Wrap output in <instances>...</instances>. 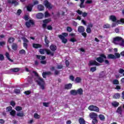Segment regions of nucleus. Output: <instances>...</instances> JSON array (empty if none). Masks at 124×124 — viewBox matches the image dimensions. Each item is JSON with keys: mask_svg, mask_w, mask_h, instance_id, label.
<instances>
[{"mask_svg": "<svg viewBox=\"0 0 124 124\" xmlns=\"http://www.w3.org/2000/svg\"><path fill=\"white\" fill-rule=\"evenodd\" d=\"M72 88V84L71 83H68L64 85L65 90H71Z\"/></svg>", "mask_w": 124, "mask_h": 124, "instance_id": "nucleus-12", "label": "nucleus"}, {"mask_svg": "<svg viewBox=\"0 0 124 124\" xmlns=\"http://www.w3.org/2000/svg\"><path fill=\"white\" fill-rule=\"evenodd\" d=\"M78 31L80 33L85 32V28L83 26H80L78 27Z\"/></svg>", "mask_w": 124, "mask_h": 124, "instance_id": "nucleus-13", "label": "nucleus"}, {"mask_svg": "<svg viewBox=\"0 0 124 124\" xmlns=\"http://www.w3.org/2000/svg\"><path fill=\"white\" fill-rule=\"evenodd\" d=\"M109 20L112 22H116L117 21V17L114 15H111L109 16Z\"/></svg>", "mask_w": 124, "mask_h": 124, "instance_id": "nucleus-21", "label": "nucleus"}, {"mask_svg": "<svg viewBox=\"0 0 124 124\" xmlns=\"http://www.w3.org/2000/svg\"><path fill=\"white\" fill-rule=\"evenodd\" d=\"M15 109L16 111H17L18 112H19V111H22V110H23V108H22V107L20 106L16 107Z\"/></svg>", "mask_w": 124, "mask_h": 124, "instance_id": "nucleus-36", "label": "nucleus"}, {"mask_svg": "<svg viewBox=\"0 0 124 124\" xmlns=\"http://www.w3.org/2000/svg\"><path fill=\"white\" fill-rule=\"evenodd\" d=\"M108 60H115L116 59V56L114 54H109L108 55Z\"/></svg>", "mask_w": 124, "mask_h": 124, "instance_id": "nucleus-20", "label": "nucleus"}, {"mask_svg": "<svg viewBox=\"0 0 124 124\" xmlns=\"http://www.w3.org/2000/svg\"><path fill=\"white\" fill-rule=\"evenodd\" d=\"M13 72H18V71H20V68H15L12 69Z\"/></svg>", "mask_w": 124, "mask_h": 124, "instance_id": "nucleus-42", "label": "nucleus"}, {"mask_svg": "<svg viewBox=\"0 0 124 124\" xmlns=\"http://www.w3.org/2000/svg\"><path fill=\"white\" fill-rule=\"evenodd\" d=\"M49 103L47 102L43 103V106H45V107H49Z\"/></svg>", "mask_w": 124, "mask_h": 124, "instance_id": "nucleus-52", "label": "nucleus"}, {"mask_svg": "<svg viewBox=\"0 0 124 124\" xmlns=\"http://www.w3.org/2000/svg\"><path fill=\"white\" fill-rule=\"evenodd\" d=\"M117 113H118V114H120V115H122V108L121 107H118L117 110Z\"/></svg>", "mask_w": 124, "mask_h": 124, "instance_id": "nucleus-33", "label": "nucleus"}, {"mask_svg": "<svg viewBox=\"0 0 124 124\" xmlns=\"http://www.w3.org/2000/svg\"><path fill=\"white\" fill-rule=\"evenodd\" d=\"M23 46L25 49H28V44L27 43H23Z\"/></svg>", "mask_w": 124, "mask_h": 124, "instance_id": "nucleus-64", "label": "nucleus"}, {"mask_svg": "<svg viewBox=\"0 0 124 124\" xmlns=\"http://www.w3.org/2000/svg\"><path fill=\"white\" fill-rule=\"evenodd\" d=\"M89 110L90 111H94V112H99V108L96 106L90 105L88 108Z\"/></svg>", "mask_w": 124, "mask_h": 124, "instance_id": "nucleus-7", "label": "nucleus"}, {"mask_svg": "<svg viewBox=\"0 0 124 124\" xmlns=\"http://www.w3.org/2000/svg\"><path fill=\"white\" fill-rule=\"evenodd\" d=\"M13 50L16 51L17 50V44L14 43L12 46Z\"/></svg>", "mask_w": 124, "mask_h": 124, "instance_id": "nucleus-34", "label": "nucleus"}, {"mask_svg": "<svg viewBox=\"0 0 124 124\" xmlns=\"http://www.w3.org/2000/svg\"><path fill=\"white\" fill-rule=\"evenodd\" d=\"M22 40L24 42V43H28L29 42V40H28V39L25 37L22 38Z\"/></svg>", "mask_w": 124, "mask_h": 124, "instance_id": "nucleus-50", "label": "nucleus"}, {"mask_svg": "<svg viewBox=\"0 0 124 124\" xmlns=\"http://www.w3.org/2000/svg\"><path fill=\"white\" fill-rule=\"evenodd\" d=\"M70 80H71L73 82L74 81V79H75V78L73 75L70 76L69 77Z\"/></svg>", "mask_w": 124, "mask_h": 124, "instance_id": "nucleus-59", "label": "nucleus"}, {"mask_svg": "<svg viewBox=\"0 0 124 124\" xmlns=\"http://www.w3.org/2000/svg\"><path fill=\"white\" fill-rule=\"evenodd\" d=\"M37 8L39 11H43L44 10V6L41 4L38 5Z\"/></svg>", "mask_w": 124, "mask_h": 124, "instance_id": "nucleus-22", "label": "nucleus"}, {"mask_svg": "<svg viewBox=\"0 0 124 124\" xmlns=\"http://www.w3.org/2000/svg\"><path fill=\"white\" fill-rule=\"evenodd\" d=\"M67 31H68V32H71V31H72L73 29L71 27L68 26L67 27Z\"/></svg>", "mask_w": 124, "mask_h": 124, "instance_id": "nucleus-45", "label": "nucleus"}, {"mask_svg": "<svg viewBox=\"0 0 124 124\" xmlns=\"http://www.w3.org/2000/svg\"><path fill=\"white\" fill-rule=\"evenodd\" d=\"M75 81L76 83L78 84L79 83H81V82H82V78H81L80 77H76Z\"/></svg>", "mask_w": 124, "mask_h": 124, "instance_id": "nucleus-23", "label": "nucleus"}, {"mask_svg": "<svg viewBox=\"0 0 124 124\" xmlns=\"http://www.w3.org/2000/svg\"><path fill=\"white\" fill-rule=\"evenodd\" d=\"M6 57L7 58V60L9 61V62H14L13 60L11 59L10 58V55H9V53L8 52H6L5 53Z\"/></svg>", "mask_w": 124, "mask_h": 124, "instance_id": "nucleus-19", "label": "nucleus"}, {"mask_svg": "<svg viewBox=\"0 0 124 124\" xmlns=\"http://www.w3.org/2000/svg\"><path fill=\"white\" fill-rule=\"evenodd\" d=\"M8 3H12V4H15V5H18L19 4V2H18L16 0H13L11 1V0H7Z\"/></svg>", "mask_w": 124, "mask_h": 124, "instance_id": "nucleus-15", "label": "nucleus"}, {"mask_svg": "<svg viewBox=\"0 0 124 124\" xmlns=\"http://www.w3.org/2000/svg\"><path fill=\"white\" fill-rule=\"evenodd\" d=\"M15 41V38H14L13 37H10V38H9L8 40V42L9 43H10V44H11V43H13V42H14Z\"/></svg>", "mask_w": 124, "mask_h": 124, "instance_id": "nucleus-25", "label": "nucleus"}, {"mask_svg": "<svg viewBox=\"0 0 124 124\" xmlns=\"http://www.w3.org/2000/svg\"><path fill=\"white\" fill-rule=\"evenodd\" d=\"M50 49L52 52H55L57 50V46L56 45H51L50 46Z\"/></svg>", "mask_w": 124, "mask_h": 124, "instance_id": "nucleus-18", "label": "nucleus"}, {"mask_svg": "<svg viewBox=\"0 0 124 124\" xmlns=\"http://www.w3.org/2000/svg\"><path fill=\"white\" fill-rule=\"evenodd\" d=\"M65 65L66 66V67H68L69 66V61H68V60H66L65 61Z\"/></svg>", "mask_w": 124, "mask_h": 124, "instance_id": "nucleus-54", "label": "nucleus"}, {"mask_svg": "<svg viewBox=\"0 0 124 124\" xmlns=\"http://www.w3.org/2000/svg\"><path fill=\"white\" fill-rule=\"evenodd\" d=\"M6 112H11L12 110V107L9 106L6 108Z\"/></svg>", "mask_w": 124, "mask_h": 124, "instance_id": "nucleus-39", "label": "nucleus"}, {"mask_svg": "<svg viewBox=\"0 0 124 124\" xmlns=\"http://www.w3.org/2000/svg\"><path fill=\"white\" fill-rule=\"evenodd\" d=\"M58 37L62 40V43H64V44H66V43H67V39H65L64 36H62V35H58Z\"/></svg>", "mask_w": 124, "mask_h": 124, "instance_id": "nucleus-9", "label": "nucleus"}, {"mask_svg": "<svg viewBox=\"0 0 124 124\" xmlns=\"http://www.w3.org/2000/svg\"><path fill=\"white\" fill-rule=\"evenodd\" d=\"M93 25L92 23H89L87 28H89L90 29H91V28H93Z\"/></svg>", "mask_w": 124, "mask_h": 124, "instance_id": "nucleus-62", "label": "nucleus"}, {"mask_svg": "<svg viewBox=\"0 0 124 124\" xmlns=\"http://www.w3.org/2000/svg\"><path fill=\"white\" fill-rule=\"evenodd\" d=\"M32 47L35 49H39V48H42V45L39 44L33 43L32 44Z\"/></svg>", "mask_w": 124, "mask_h": 124, "instance_id": "nucleus-11", "label": "nucleus"}, {"mask_svg": "<svg viewBox=\"0 0 124 124\" xmlns=\"http://www.w3.org/2000/svg\"><path fill=\"white\" fill-rule=\"evenodd\" d=\"M90 117L91 119H97V114L94 113V112H92L90 114Z\"/></svg>", "mask_w": 124, "mask_h": 124, "instance_id": "nucleus-14", "label": "nucleus"}, {"mask_svg": "<svg viewBox=\"0 0 124 124\" xmlns=\"http://www.w3.org/2000/svg\"><path fill=\"white\" fill-rule=\"evenodd\" d=\"M19 53L20 55H26V50L25 49L20 50Z\"/></svg>", "mask_w": 124, "mask_h": 124, "instance_id": "nucleus-37", "label": "nucleus"}, {"mask_svg": "<svg viewBox=\"0 0 124 124\" xmlns=\"http://www.w3.org/2000/svg\"><path fill=\"white\" fill-rule=\"evenodd\" d=\"M4 60V56L2 54H0V61H3Z\"/></svg>", "mask_w": 124, "mask_h": 124, "instance_id": "nucleus-61", "label": "nucleus"}, {"mask_svg": "<svg viewBox=\"0 0 124 124\" xmlns=\"http://www.w3.org/2000/svg\"><path fill=\"white\" fill-rule=\"evenodd\" d=\"M99 118L100 119V121H105V116L103 114L99 115Z\"/></svg>", "mask_w": 124, "mask_h": 124, "instance_id": "nucleus-31", "label": "nucleus"}, {"mask_svg": "<svg viewBox=\"0 0 124 124\" xmlns=\"http://www.w3.org/2000/svg\"><path fill=\"white\" fill-rule=\"evenodd\" d=\"M78 122L80 124H86V121L84 120V118H80L78 119Z\"/></svg>", "mask_w": 124, "mask_h": 124, "instance_id": "nucleus-26", "label": "nucleus"}, {"mask_svg": "<svg viewBox=\"0 0 124 124\" xmlns=\"http://www.w3.org/2000/svg\"><path fill=\"white\" fill-rule=\"evenodd\" d=\"M45 18H48V17H50V14H49V13L47 11H46L45 13Z\"/></svg>", "mask_w": 124, "mask_h": 124, "instance_id": "nucleus-44", "label": "nucleus"}, {"mask_svg": "<svg viewBox=\"0 0 124 124\" xmlns=\"http://www.w3.org/2000/svg\"><path fill=\"white\" fill-rule=\"evenodd\" d=\"M120 41H122V43L119 44V45L124 47V39L122 37L116 36L113 38L112 43L115 45H118L119 44L117 42H120Z\"/></svg>", "mask_w": 124, "mask_h": 124, "instance_id": "nucleus-3", "label": "nucleus"}, {"mask_svg": "<svg viewBox=\"0 0 124 124\" xmlns=\"http://www.w3.org/2000/svg\"><path fill=\"white\" fill-rule=\"evenodd\" d=\"M70 41H71V42H76L77 41V40L75 39V38H72L70 39Z\"/></svg>", "mask_w": 124, "mask_h": 124, "instance_id": "nucleus-58", "label": "nucleus"}, {"mask_svg": "<svg viewBox=\"0 0 124 124\" xmlns=\"http://www.w3.org/2000/svg\"><path fill=\"white\" fill-rule=\"evenodd\" d=\"M32 73H34L35 76L38 77V80H37L38 85L41 87L42 90H44L45 89V86H44V80L42 78L39 77L38 73L35 71H33Z\"/></svg>", "mask_w": 124, "mask_h": 124, "instance_id": "nucleus-2", "label": "nucleus"}, {"mask_svg": "<svg viewBox=\"0 0 124 124\" xmlns=\"http://www.w3.org/2000/svg\"><path fill=\"white\" fill-rule=\"evenodd\" d=\"M28 82L29 84H32V83H33L32 78H28Z\"/></svg>", "mask_w": 124, "mask_h": 124, "instance_id": "nucleus-55", "label": "nucleus"}, {"mask_svg": "<svg viewBox=\"0 0 124 124\" xmlns=\"http://www.w3.org/2000/svg\"><path fill=\"white\" fill-rule=\"evenodd\" d=\"M103 28L104 29H109L110 28V25L108 24H104Z\"/></svg>", "mask_w": 124, "mask_h": 124, "instance_id": "nucleus-48", "label": "nucleus"}, {"mask_svg": "<svg viewBox=\"0 0 124 124\" xmlns=\"http://www.w3.org/2000/svg\"><path fill=\"white\" fill-rule=\"evenodd\" d=\"M86 3H87L88 4H91V3H93V0H87L86 2Z\"/></svg>", "mask_w": 124, "mask_h": 124, "instance_id": "nucleus-60", "label": "nucleus"}, {"mask_svg": "<svg viewBox=\"0 0 124 124\" xmlns=\"http://www.w3.org/2000/svg\"><path fill=\"white\" fill-rule=\"evenodd\" d=\"M24 93L26 95H29V94H31V92L29 90L26 91L24 92Z\"/></svg>", "mask_w": 124, "mask_h": 124, "instance_id": "nucleus-47", "label": "nucleus"}, {"mask_svg": "<svg viewBox=\"0 0 124 124\" xmlns=\"http://www.w3.org/2000/svg\"><path fill=\"white\" fill-rule=\"evenodd\" d=\"M51 21H52V20H51V18H47L43 20V24H42V27L43 28V29H46V27H47V24H49V23H50Z\"/></svg>", "mask_w": 124, "mask_h": 124, "instance_id": "nucleus-6", "label": "nucleus"}, {"mask_svg": "<svg viewBox=\"0 0 124 124\" xmlns=\"http://www.w3.org/2000/svg\"><path fill=\"white\" fill-rule=\"evenodd\" d=\"M88 65L89 66H93V65H96V66H99L101 65V64L97 62L95 60H91L89 61Z\"/></svg>", "mask_w": 124, "mask_h": 124, "instance_id": "nucleus-5", "label": "nucleus"}, {"mask_svg": "<svg viewBox=\"0 0 124 124\" xmlns=\"http://www.w3.org/2000/svg\"><path fill=\"white\" fill-rule=\"evenodd\" d=\"M112 106H113V107H118V106H119V104L118 102H114L113 103H112Z\"/></svg>", "mask_w": 124, "mask_h": 124, "instance_id": "nucleus-38", "label": "nucleus"}, {"mask_svg": "<svg viewBox=\"0 0 124 124\" xmlns=\"http://www.w3.org/2000/svg\"><path fill=\"white\" fill-rule=\"evenodd\" d=\"M47 29L48 31H52L53 30V27L51 25H48L47 26Z\"/></svg>", "mask_w": 124, "mask_h": 124, "instance_id": "nucleus-57", "label": "nucleus"}, {"mask_svg": "<svg viewBox=\"0 0 124 124\" xmlns=\"http://www.w3.org/2000/svg\"><path fill=\"white\" fill-rule=\"evenodd\" d=\"M25 25L27 28H31V23H30L29 21L26 22Z\"/></svg>", "mask_w": 124, "mask_h": 124, "instance_id": "nucleus-53", "label": "nucleus"}, {"mask_svg": "<svg viewBox=\"0 0 124 124\" xmlns=\"http://www.w3.org/2000/svg\"><path fill=\"white\" fill-rule=\"evenodd\" d=\"M97 68L96 66L92 67L90 68V72L93 73L95 71H96Z\"/></svg>", "mask_w": 124, "mask_h": 124, "instance_id": "nucleus-29", "label": "nucleus"}, {"mask_svg": "<svg viewBox=\"0 0 124 124\" xmlns=\"http://www.w3.org/2000/svg\"><path fill=\"white\" fill-rule=\"evenodd\" d=\"M86 32L87 33H91L92 32V29L91 28L87 27L86 29Z\"/></svg>", "mask_w": 124, "mask_h": 124, "instance_id": "nucleus-51", "label": "nucleus"}, {"mask_svg": "<svg viewBox=\"0 0 124 124\" xmlns=\"http://www.w3.org/2000/svg\"><path fill=\"white\" fill-rule=\"evenodd\" d=\"M16 116H17V117H24V113H23V112H21V113L18 112L16 114Z\"/></svg>", "mask_w": 124, "mask_h": 124, "instance_id": "nucleus-43", "label": "nucleus"}, {"mask_svg": "<svg viewBox=\"0 0 124 124\" xmlns=\"http://www.w3.org/2000/svg\"><path fill=\"white\" fill-rule=\"evenodd\" d=\"M70 93L72 95H77V91L75 90H72L70 91Z\"/></svg>", "mask_w": 124, "mask_h": 124, "instance_id": "nucleus-28", "label": "nucleus"}, {"mask_svg": "<svg viewBox=\"0 0 124 124\" xmlns=\"http://www.w3.org/2000/svg\"><path fill=\"white\" fill-rule=\"evenodd\" d=\"M32 7H33V5L30 4L26 6L27 10L29 12H31L32 10Z\"/></svg>", "mask_w": 124, "mask_h": 124, "instance_id": "nucleus-17", "label": "nucleus"}, {"mask_svg": "<svg viewBox=\"0 0 124 124\" xmlns=\"http://www.w3.org/2000/svg\"><path fill=\"white\" fill-rule=\"evenodd\" d=\"M45 42L46 45H48L50 43V41L48 40V37L45 36Z\"/></svg>", "mask_w": 124, "mask_h": 124, "instance_id": "nucleus-32", "label": "nucleus"}, {"mask_svg": "<svg viewBox=\"0 0 124 124\" xmlns=\"http://www.w3.org/2000/svg\"><path fill=\"white\" fill-rule=\"evenodd\" d=\"M112 84H113V85H119L120 84V82L118 79H114L113 80Z\"/></svg>", "mask_w": 124, "mask_h": 124, "instance_id": "nucleus-35", "label": "nucleus"}, {"mask_svg": "<svg viewBox=\"0 0 124 124\" xmlns=\"http://www.w3.org/2000/svg\"><path fill=\"white\" fill-rule=\"evenodd\" d=\"M104 59L105 60H104ZM107 57H106V55L104 54H102L100 55V57H97L96 59V61L99 62V63H102V62H104L105 64H107V65H110V62L108 60H106Z\"/></svg>", "mask_w": 124, "mask_h": 124, "instance_id": "nucleus-1", "label": "nucleus"}, {"mask_svg": "<svg viewBox=\"0 0 124 124\" xmlns=\"http://www.w3.org/2000/svg\"><path fill=\"white\" fill-rule=\"evenodd\" d=\"M10 105L13 106V107H15V106L16 105V103L14 101H12L10 102Z\"/></svg>", "mask_w": 124, "mask_h": 124, "instance_id": "nucleus-56", "label": "nucleus"}, {"mask_svg": "<svg viewBox=\"0 0 124 124\" xmlns=\"http://www.w3.org/2000/svg\"><path fill=\"white\" fill-rule=\"evenodd\" d=\"M34 118L37 119H40V115H38L37 113H34Z\"/></svg>", "mask_w": 124, "mask_h": 124, "instance_id": "nucleus-40", "label": "nucleus"}, {"mask_svg": "<svg viewBox=\"0 0 124 124\" xmlns=\"http://www.w3.org/2000/svg\"><path fill=\"white\" fill-rule=\"evenodd\" d=\"M124 72V70L123 69L120 68L119 71V73H120V74H123Z\"/></svg>", "mask_w": 124, "mask_h": 124, "instance_id": "nucleus-63", "label": "nucleus"}, {"mask_svg": "<svg viewBox=\"0 0 124 124\" xmlns=\"http://www.w3.org/2000/svg\"><path fill=\"white\" fill-rule=\"evenodd\" d=\"M83 89L82 88H79L77 90V94H79V95H83Z\"/></svg>", "mask_w": 124, "mask_h": 124, "instance_id": "nucleus-24", "label": "nucleus"}, {"mask_svg": "<svg viewBox=\"0 0 124 124\" xmlns=\"http://www.w3.org/2000/svg\"><path fill=\"white\" fill-rule=\"evenodd\" d=\"M45 6L46 8L48 9H52L53 8V5L51 4V3L49 2L47 0H45L44 1Z\"/></svg>", "mask_w": 124, "mask_h": 124, "instance_id": "nucleus-8", "label": "nucleus"}, {"mask_svg": "<svg viewBox=\"0 0 124 124\" xmlns=\"http://www.w3.org/2000/svg\"><path fill=\"white\" fill-rule=\"evenodd\" d=\"M14 92L15 93H21V90H20V89H15Z\"/></svg>", "mask_w": 124, "mask_h": 124, "instance_id": "nucleus-49", "label": "nucleus"}, {"mask_svg": "<svg viewBox=\"0 0 124 124\" xmlns=\"http://www.w3.org/2000/svg\"><path fill=\"white\" fill-rule=\"evenodd\" d=\"M52 72H51L50 71L44 72L42 73V76H43V78H46V76H49V75H52Z\"/></svg>", "mask_w": 124, "mask_h": 124, "instance_id": "nucleus-10", "label": "nucleus"}, {"mask_svg": "<svg viewBox=\"0 0 124 124\" xmlns=\"http://www.w3.org/2000/svg\"><path fill=\"white\" fill-rule=\"evenodd\" d=\"M121 96V94L119 93H116L113 95V98H115V99H118V98H120V97Z\"/></svg>", "mask_w": 124, "mask_h": 124, "instance_id": "nucleus-27", "label": "nucleus"}, {"mask_svg": "<svg viewBox=\"0 0 124 124\" xmlns=\"http://www.w3.org/2000/svg\"><path fill=\"white\" fill-rule=\"evenodd\" d=\"M10 114L11 116H12V117H15V115H16V111H15L14 109L11 110V112H10Z\"/></svg>", "mask_w": 124, "mask_h": 124, "instance_id": "nucleus-30", "label": "nucleus"}, {"mask_svg": "<svg viewBox=\"0 0 124 124\" xmlns=\"http://www.w3.org/2000/svg\"><path fill=\"white\" fill-rule=\"evenodd\" d=\"M44 17V15L42 13H39L36 15L37 19H42Z\"/></svg>", "mask_w": 124, "mask_h": 124, "instance_id": "nucleus-16", "label": "nucleus"}, {"mask_svg": "<svg viewBox=\"0 0 124 124\" xmlns=\"http://www.w3.org/2000/svg\"><path fill=\"white\" fill-rule=\"evenodd\" d=\"M114 56L116 59H120V58H121V54L119 53H115Z\"/></svg>", "mask_w": 124, "mask_h": 124, "instance_id": "nucleus-41", "label": "nucleus"}, {"mask_svg": "<svg viewBox=\"0 0 124 124\" xmlns=\"http://www.w3.org/2000/svg\"><path fill=\"white\" fill-rule=\"evenodd\" d=\"M45 52H46V55H50V56L53 57L54 53V52H51L50 50L47 49H40L39 50V53H40L41 55H44Z\"/></svg>", "mask_w": 124, "mask_h": 124, "instance_id": "nucleus-4", "label": "nucleus"}, {"mask_svg": "<svg viewBox=\"0 0 124 124\" xmlns=\"http://www.w3.org/2000/svg\"><path fill=\"white\" fill-rule=\"evenodd\" d=\"M92 123L93 124H96L97 123H98V121L97 119H96V118H94L93 119Z\"/></svg>", "mask_w": 124, "mask_h": 124, "instance_id": "nucleus-46", "label": "nucleus"}]
</instances>
